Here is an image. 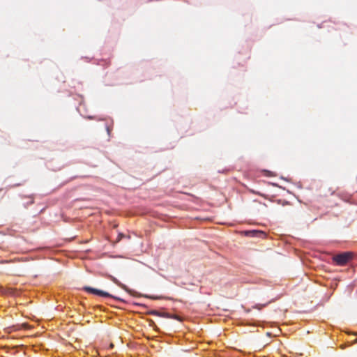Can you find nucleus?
<instances>
[{
    "label": "nucleus",
    "mask_w": 357,
    "mask_h": 357,
    "mask_svg": "<svg viewBox=\"0 0 357 357\" xmlns=\"http://www.w3.org/2000/svg\"><path fill=\"white\" fill-rule=\"evenodd\" d=\"M8 263V261H2L1 263Z\"/></svg>",
    "instance_id": "6e6552de"
},
{
    "label": "nucleus",
    "mask_w": 357,
    "mask_h": 357,
    "mask_svg": "<svg viewBox=\"0 0 357 357\" xmlns=\"http://www.w3.org/2000/svg\"><path fill=\"white\" fill-rule=\"evenodd\" d=\"M354 257L351 252H345L337 254L333 257V261L339 266H344L350 261Z\"/></svg>",
    "instance_id": "f257e3e1"
},
{
    "label": "nucleus",
    "mask_w": 357,
    "mask_h": 357,
    "mask_svg": "<svg viewBox=\"0 0 357 357\" xmlns=\"http://www.w3.org/2000/svg\"><path fill=\"white\" fill-rule=\"evenodd\" d=\"M259 231H248L247 233H250V234H257V233H259Z\"/></svg>",
    "instance_id": "0eeeda50"
},
{
    "label": "nucleus",
    "mask_w": 357,
    "mask_h": 357,
    "mask_svg": "<svg viewBox=\"0 0 357 357\" xmlns=\"http://www.w3.org/2000/svg\"><path fill=\"white\" fill-rule=\"evenodd\" d=\"M123 237H124V235H123V234L120 233V234L118 235V238H117L116 241H121V239Z\"/></svg>",
    "instance_id": "423d86ee"
},
{
    "label": "nucleus",
    "mask_w": 357,
    "mask_h": 357,
    "mask_svg": "<svg viewBox=\"0 0 357 357\" xmlns=\"http://www.w3.org/2000/svg\"><path fill=\"white\" fill-rule=\"evenodd\" d=\"M108 133H109V128H107Z\"/></svg>",
    "instance_id": "9d476101"
},
{
    "label": "nucleus",
    "mask_w": 357,
    "mask_h": 357,
    "mask_svg": "<svg viewBox=\"0 0 357 357\" xmlns=\"http://www.w3.org/2000/svg\"><path fill=\"white\" fill-rule=\"evenodd\" d=\"M148 314H151V315H155V316H159V317H162V315L164 314V313L160 312L157 310H151V311L149 312Z\"/></svg>",
    "instance_id": "20e7f679"
},
{
    "label": "nucleus",
    "mask_w": 357,
    "mask_h": 357,
    "mask_svg": "<svg viewBox=\"0 0 357 357\" xmlns=\"http://www.w3.org/2000/svg\"><path fill=\"white\" fill-rule=\"evenodd\" d=\"M162 317L169 318V319H174L178 321H181V318L176 315V314H171L169 313L164 312V314L162 315Z\"/></svg>",
    "instance_id": "7ed1b4c3"
},
{
    "label": "nucleus",
    "mask_w": 357,
    "mask_h": 357,
    "mask_svg": "<svg viewBox=\"0 0 357 357\" xmlns=\"http://www.w3.org/2000/svg\"><path fill=\"white\" fill-rule=\"evenodd\" d=\"M357 342V338L356 340H354V343H356Z\"/></svg>",
    "instance_id": "1a4fd4ad"
},
{
    "label": "nucleus",
    "mask_w": 357,
    "mask_h": 357,
    "mask_svg": "<svg viewBox=\"0 0 357 357\" xmlns=\"http://www.w3.org/2000/svg\"><path fill=\"white\" fill-rule=\"evenodd\" d=\"M266 305V304H257L254 307L255 308H257V309H259V310H261L262 307H265Z\"/></svg>",
    "instance_id": "39448f33"
},
{
    "label": "nucleus",
    "mask_w": 357,
    "mask_h": 357,
    "mask_svg": "<svg viewBox=\"0 0 357 357\" xmlns=\"http://www.w3.org/2000/svg\"><path fill=\"white\" fill-rule=\"evenodd\" d=\"M83 289L89 294H96L102 297H112L109 293L93 287H83Z\"/></svg>",
    "instance_id": "f03ea898"
}]
</instances>
